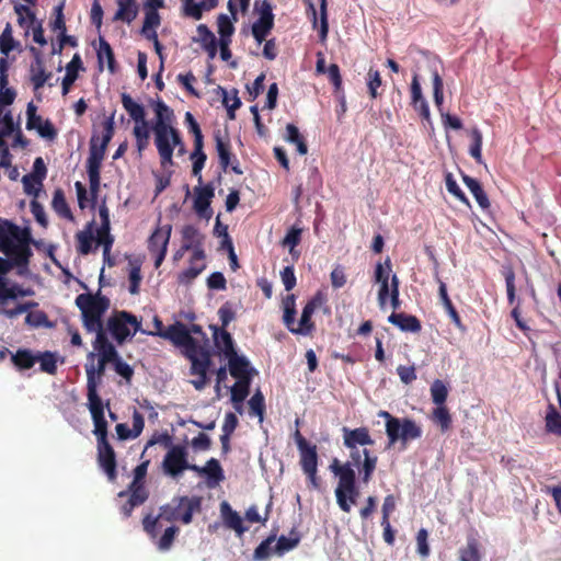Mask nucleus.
<instances>
[{
  "mask_svg": "<svg viewBox=\"0 0 561 561\" xmlns=\"http://www.w3.org/2000/svg\"><path fill=\"white\" fill-rule=\"evenodd\" d=\"M390 272H391V263H390V259L387 257L386 265H382L380 263H377V265H375V274H374L375 282L380 284V286L391 287Z\"/></svg>",
  "mask_w": 561,
  "mask_h": 561,
  "instance_id": "obj_57",
  "label": "nucleus"
},
{
  "mask_svg": "<svg viewBox=\"0 0 561 561\" xmlns=\"http://www.w3.org/2000/svg\"><path fill=\"white\" fill-rule=\"evenodd\" d=\"M37 354L26 348H20L11 355V363L18 370H30L36 364Z\"/></svg>",
  "mask_w": 561,
  "mask_h": 561,
  "instance_id": "obj_39",
  "label": "nucleus"
},
{
  "mask_svg": "<svg viewBox=\"0 0 561 561\" xmlns=\"http://www.w3.org/2000/svg\"><path fill=\"white\" fill-rule=\"evenodd\" d=\"M51 208H54L55 214L59 217L67 220H73V215L71 214L70 207L67 204V199L65 198V194L61 188L55 190L54 198H51Z\"/></svg>",
  "mask_w": 561,
  "mask_h": 561,
  "instance_id": "obj_47",
  "label": "nucleus"
},
{
  "mask_svg": "<svg viewBox=\"0 0 561 561\" xmlns=\"http://www.w3.org/2000/svg\"><path fill=\"white\" fill-rule=\"evenodd\" d=\"M141 466L136 465L133 468V481L127 490H123L117 493V501H119V513L123 517L128 518L133 513V510L139 506L141 503Z\"/></svg>",
  "mask_w": 561,
  "mask_h": 561,
  "instance_id": "obj_9",
  "label": "nucleus"
},
{
  "mask_svg": "<svg viewBox=\"0 0 561 561\" xmlns=\"http://www.w3.org/2000/svg\"><path fill=\"white\" fill-rule=\"evenodd\" d=\"M437 282H439V291H437V295H439L440 305L445 308V311L448 313L449 319H451L453 324H455L458 330L463 331L461 318L459 317V313H457L453 301H450L449 296L447 295L446 284L442 280Z\"/></svg>",
  "mask_w": 561,
  "mask_h": 561,
  "instance_id": "obj_36",
  "label": "nucleus"
},
{
  "mask_svg": "<svg viewBox=\"0 0 561 561\" xmlns=\"http://www.w3.org/2000/svg\"><path fill=\"white\" fill-rule=\"evenodd\" d=\"M228 358V367L229 375L232 378L240 379H251V367H249V362L243 356H239L238 353L225 355Z\"/></svg>",
  "mask_w": 561,
  "mask_h": 561,
  "instance_id": "obj_28",
  "label": "nucleus"
},
{
  "mask_svg": "<svg viewBox=\"0 0 561 561\" xmlns=\"http://www.w3.org/2000/svg\"><path fill=\"white\" fill-rule=\"evenodd\" d=\"M197 34H199L201 47L207 53V57H209V59L215 58V55H217L218 39L215 37L214 33L210 32L206 24H199L197 25Z\"/></svg>",
  "mask_w": 561,
  "mask_h": 561,
  "instance_id": "obj_34",
  "label": "nucleus"
},
{
  "mask_svg": "<svg viewBox=\"0 0 561 561\" xmlns=\"http://www.w3.org/2000/svg\"><path fill=\"white\" fill-rule=\"evenodd\" d=\"M188 133L194 136V150H192V175L197 178V181L202 183L201 172L204 169L207 156L204 150V136L202 135L201 126L198 124H192L187 126Z\"/></svg>",
  "mask_w": 561,
  "mask_h": 561,
  "instance_id": "obj_15",
  "label": "nucleus"
},
{
  "mask_svg": "<svg viewBox=\"0 0 561 561\" xmlns=\"http://www.w3.org/2000/svg\"><path fill=\"white\" fill-rule=\"evenodd\" d=\"M46 178V164H44L43 158H35L33 162V172L24 174L21 182L35 181L36 185H41L43 180Z\"/></svg>",
  "mask_w": 561,
  "mask_h": 561,
  "instance_id": "obj_54",
  "label": "nucleus"
},
{
  "mask_svg": "<svg viewBox=\"0 0 561 561\" xmlns=\"http://www.w3.org/2000/svg\"><path fill=\"white\" fill-rule=\"evenodd\" d=\"M50 77L51 73L44 70L43 59L39 54H36L32 66H30V80H32L33 89L36 91L43 88Z\"/></svg>",
  "mask_w": 561,
  "mask_h": 561,
  "instance_id": "obj_33",
  "label": "nucleus"
},
{
  "mask_svg": "<svg viewBox=\"0 0 561 561\" xmlns=\"http://www.w3.org/2000/svg\"><path fill=\"white\" fill-rule=\"evenodd\" d=\"M37 307V302L35 301H26L18 304L16 307L12 309H5L3 307H0V314L9 318V319H15L20 314L24 312H31L32 309Z\"/></svg>",
  "mask_w": 561,
  "mask_h": 561,
  "instance_id": "obj_63",
  "label": "nucleus"
},
{
  "mask_svg": "<svg viewBox=\"0 0 561 561\" xmlns=\"http://www.w3.org/2000/svg\"><path fill=\"white\" fill-rule=\"evenodd\" d=\"M31 295H33V289L31 288H23L18 283L9 285L7 279L0 280V307H4L10 300Z\"/></svg>",
  "mask_w": 561,
  "mask_h": 561,
  "instance_id": "obj_26",
  "label": "nucleus"
},
{
  "mask_svg": "<svg viewBox=\"0 0 561 561\" xmlns=\"http://www.w3.org/2000/svg\"><path fill=\"white\" fill-rule=\"evenodd\" d=\"M217 33H219V41L230 42L233 34V25L229 16L221 13L217 15Z\"/></svg>",
  "mask_w": 561,
  "mask_h": 561,
  "instance_id": "obj_58",
  "label": "nucleus"
},
{
  "mask_svg": "<svg viewBox=\"0 0 561 561\" xmlns=\"http://www.w3.org/2000/svg\"><path fill=\"white\" fill-rule=\"evenodd\" d=\"M250 383L251 379H238V381L231 387V402L238 413H241V404L249 394Z\"/></svg>",
  "mask_w": 561,
  "mask_h": 561,
  "instance_id": "obj_40",
  "label": "nucleus"
},
{
  "mask_svg": "<svg viewBox=\"0 0 561 561\" xmlns=\"http://www.w3.org/2000/svg\"><path fill=\"white\" fill-rule=\"evenodd\" d=\"M386 435L389 439L387 447H391L397 443L402 445V449L407 447V444L416 440L422 437V428L415 421H404L392 426L386 425Z\"/></svg>",
  "mask_w": 561,
  "mask_h": 561,
  "instance_id": "obj_11",
  "label": "nucleus"
},
{
  "mask_svg": "<svg viewBox=\"0 0 561 561\" xmlns=\"http://www.w3.org/2000/svg\"><path fill=\"white\" fill-rule=\"evenodd\" d=\"M191 471L196 472L202 477H206L207 485L209 486H215L224 481L222 468L220 467V463H218L216 458H210L203 467L192 466Z\"/></svg>",
  "mask_w": 561,
  "mask_h": 561,
  "instance_id": "obj_23",
  "label": "nucleus"
},
{
  "mask_svg": "<svg viewBox=\"0 0 561 561\" xmlns=\"http://www.w3.org/2000/svg\"><path fill=\"white\" fill-rule=\"evenodd\" d=\"M321 301L322 297H320V294L312 297L311 300L307 301V304L304 305L302 314H300L299 323H294L291 328H287L288 332L293 334H299L302 336H309L310 334H312L313 330L316 329V325H313L312 322V314L313 312H316V309L319 307Z\"/></svg>",
  "mask_w": 561,
  "mask_h": 561,
  "instance_id": "obj_16",
  "label": "nucleus"
},
{
  "mask_svg": "<svg viewBox=\"0 0 561 561\" xmlns=\"http://www.w3.org/2000/svg\"><path fill=\"white\" fill-rule=\"evenodd\" d=\"M205 259H193L188 260V267L176 275V282L181 285L191 284L202 272L205 271Z\"/></svg>",
  "mask_w": 561,
  "mask_h": 561,
  "instance_id": "obj_32",
  "label": "nucleus"
},
{
  "mask_svg": "<svg viewBox=\"0 0 561 561\" xmlns=\"http://www.w3.org/2000/svg\"><path fill=\"white\" fill-rule=\"evenodd\" d=\"M214 141H216V152L217 158H219V165H221V169L226 171L228 168H231L232 173L241 175L242 170L239 168L238 160H231L232 154L230 153L229 137L222 136L220 130H217L214 133Z\"/></svg>",
  "mask_w": 561,
  "mask_h": 561,
  "instance_id": "obj_17",
  "label": "nucleus"
},
{
  "mask_svg": "<svg viewBox=\"0 0 561 561\" xmlns=\"http://www.w3.org/2000/svg\"><path fill=\"white\" fill-rule=\"evenodd\" d=\"M91 417L92 423H94L92 434H94L95 442H98L99 468L106 473L107 480L114 482L115 477H117V472L115 471V468L117 467V462H115V453L107 439V421L104 417V412L100 410L99 404L95 401H92Z\"/></svg>",
  "mask_w": 561,
  "mask_h": 561,
  "instance_id": "obj_5",
  "label": "nucleus"
},
{
  "mask_svg": "<svg viewBox=\"0 0 561 561\" xmlns=\"http://www.w3.org/2000/svg\"><path fill=\"white\" fill-rule=\"evenodd\" d=\"M141 433V415L137 410L133 412V427L127 424L116 425V435L119 440L134 439Z\"/></svg>",
  "mask_w": 561,
  "mask_h": 561,
  "instance_id": "obj_37",
  "label": "nucleus"
},
{
  "mask_svg": "<svg viewBox=\"0 0 561 561\" xmlns=\"http://www.w3.org/2000/svg\"><path fill=\"white\" fill-rule=\"evenodd\" d=\"M114 135V114L104 118L101 123V135L95 131L91 137L88 157V176L89 190H91L92 199H95L100 185V167L104 161L105 149Z\"/></svg>",
  "mask_w": 561,
  "mask_h": 561,
  "instance_id": "obj_4",
  "label": "nucleus"
},
{
  "mask_svg": "<svg viewBox=\"0 0 561 561\" xmlns=\"http://www.w3.org/2000/svg\"><path fill=\"white\" fill-rule=\"evenodd\" d=\"M99 219H101V227L98 228V245H103L104 260L108 261V253L114 243V238L110 232L111 220H108V209L104 203L99 205Z\"/></svg>",
  "mask_w": 561,
  "mask_h": 561,
  "instance_id": "obj_20",
  "label": "nucleus"
},
{
  "mask_svg": "<svg viewBox=\"0 0 561 561\" xmlns=\"http://www.w3.org/2000/svg\"><path fill=\"white\" fill-rule=\"evenodd\" d=\"M108 363L114 364V360L99 359L98 367H94L93 364L85 366V375H88V409L92 407V402L95 400L99 409L104 412V403H102V399L96 393V387H99L100 378L104 375L105 365Z\"/></svg>",
  "mask_w": 561,
  "mask_h": 561,
  "instance_id": "obj_13",
  "label": "nucleus"
},
{
  "mask_svg": "<svg viewBox=\"0 0 561 561\" xmlns=\"http://www.w3.org/2000/svg\"><path fill=\"white\" fill-rule=\"evenodd\" d=\"M389 322L392 325H396L402 332H412L419 333L422 330V325L415 316L407 314V313H392L389 316Z\"/></svg>",
  "mask_w": 561,
  "mask_h": 561,
  "instance_id": "obj_29",
  "label": "nucleus"
},
{
  "mask_svg": "<svg viewBox=\"0 0 561 561\" xmlns=\"http://www.w3.org/2000/svg\"><path fill=\"white\" fill-rule=\"evenodd\" d=\"M81 69V59L78 54L73 55L66 66V76L61 79V95L68 94L71 85L77 81L78 70Z\"/></svg>",
  "mask_w": 561,
  "mask_h": 561,
  "instance_id": "obj_38",
  "label": "nucleus"
},
{
  "mask_svg": "<svg viewBox=\"0 0 561 561\" xmlns=\"http://www.w3.org/2000/svg\"><path fill=\"white\" fill-rule=\"evenodd\" d=\"M336 503L340 506L341 512L347 514L351 512V506L356 504L357 497H359V490L356 486V480L337 482L336 490Z\"/></svg>",
  "mask_w": 561,
  "mask_h": 561,
  "instance_id": "obj_18",
  "label": "nucleus"
},
{
  "mask_svg": "<svg viewBox=\"0 0 561 561\" xmlns=\"http://www.w3.org/2000/svg\"><path fill=\"white\" fill-rule=\"evenodd\" d=\"M77 252L88 255L92 252V243L96 242V236L92 234V222H89L88 229L77 232Z\"/></svg>",
  "mask_w": 561,
  "mask_h": 561,
  "instance_id": "obj_44",
  "label": "nucleus"
},
{
  "mask_svg": "<svg viewBox=\"0 0 561 561\" xmlns=\"http://www.w3.org/2000/svg\"><path fill=\"white\" fill-rule=\"evenodd\" d=\"M202 242H204V237L194 226L187 225L182 229V250H192L194 260H205V251L202 248Z\"/></svg>",
  "mask_w": 561,
  "mask_h": 561,
  "instance_id": "obj_19",
  "label": "nucleus"
},
{
  "mask_svg": "<svg viewBox=\"0 0 561 561\" xmlns=\"http://www.w3.org/2000/svg\"><path fill=\"white\" fill-rule=\"evenodd\" d=\"M545 427L549 434L561 437V414L552 403H549L548 410H546Z\"/></svg>",
  "mask_w": 561,
  "mask_h": 561,
  "instance_id": "obj_45",
  "label": "nucleus"
},
{
  "mask_svg": "<svg viewBox=\"0 0 561 561\" xmlns=\"http://www.w3.org/2000/svg\"><path fill=\"white\" fill-rule=\"evenodd\" d=\"M214 197V188L210 185L195 188L194 210L202 218L209 219L211 215L210 199Z\"/></svg>",
  "mask_w": 561,
  "mask_h": 561,
  "instance_id": "obj_24",
  "label": "nucleus"
},
{
  "mask_svg": "<svg viewBox=\"0 0 561 561\" xmlns=\"http://www.w3.org/2000/svg\"><path fill=\"white\" fill-rule=\"evenodd\" d=\"M461 180L462 183L467 185L468 190H470V193L473 195L474 201H477L478 206L483 210L490 209V201L478 180L467 174H461Z\"/></svg>",
  "mask_w": 561,
  "mask_h": 561,
  "instance_id": "obj_31",
  "label": "nucleus"
},
{
  "mask_svg": "<svg viewBox=\"0 0 561 561\" xmlns=\"http://www.w3.org/2000/svg\"><path fill=\"white\" fill-rule=\"evenodd\" d=\"M34 243L31 231L28 232H0V282L5 280L9 272L16 270L18 276H25L30 268Z\"/></svg>",
  "mask_w": 561,
  "mask_h": 561,
  "instance_id": "obj_2",
  "label": "nucleus"
},
{
  "mask_svg": "<svg viewBox=\"0 0 561 561\" xmlns=\"http://www.w3.org/2000/svg\"><path fill=\"white\" fill-rule=\"evenodd\" d=\"M165 519L162 518H154L152 520L149 519L147 516L146 518H142V529L147 531L148 536H150L151 540H154L158 538V536H161L163 534V530L167 528L163 523H165Z\"/></svg>",
  "mask_w": 561,
  "mask_h": 561,
  "instance_id": "obj_55",
  "label": "nucleus"
},
{
  "mask_svg": "<svg viewBox=\"0 0 561 561\" xmlns=\"http://www.w3.org/2000/svg\"><path fill=\"white\" fill-rule=\"evenodd\" d=\"M107 330H110L114 341L122 344L139 330V321L128 312L117 311L107 320Z\"/></svg>",
  "mask_w": 561,
  "mask_h": 561,
  "instance_id": "obj_10",
  "label": "nucleus"
},
{
  "mask_svg": "<svg viewBox=\"0 0 561 561\" xmlns=\"http://www.w3.org/2000/svg\"><path fill=\"white\" fill-rule=\"evenodd\" d=\"M121 104H123V107H125V111L128 112L129 117H131L133 122H135V126H133V135H135L136 149H140L141 124H139V119H141V105L133 100V98L127 93L121 94Z\"/></svg>",
  "mask_w": 561,
  "mask_h": 561,
  "instance_id": "obj_22",
  "label": "nucleus"
},
{
  "mask_svg": "<svg viewBox=\"0 0 561 561\" xmlns=\"http://www.w3.org/2000/svg\"><path fill=\"white\" fill-rule=\"evenodd\" d=\"M171 227L165 225L151 233L148 239V252L153 257L154 268H158L167 255V245L170 240Z\"/></svg>",
  "mask_w": 561,
  "mask_h": 561,
  "instance_id": "obj_14",
  "label": "nucleus"
},
{
  "mask_svg": "<svg viewBox=\"0 0 561 561\" xmlns=\"http://www.w3.org/2000/svg\"><path fill=\"white\" fill-rule=\"evenodd\" d=\"M480 559L478 540L473 537L468 538L467 546L460 549V561H479Z\"/></svg>",
  "mask_w": 561,
  "mask_h": 561,
  "instance_id": "obj_62",
  "label": "nucleus"
},
{
  "mask_svg": "<svg viewBox=\"0 0 561 561\" xmlns=\"http://www.w3.org/2000/svg\"><path fill=\"white\" fill-rule=\"evenodd\" d=\"M104 61L107 62V69H110L111 73H114V53L112 51L111 45L104 39V37H99V68L102 69Z\"/></svg>",
  "mask_w": 561,
  "mask_h": 561,
  "instance_id": "obj_51",
  "label": "nucleus"
},
{
  "mask_svg": "<svg viewBox=\"0 0 561 561\" xmlns=\"http://www.w3.org/2000/svg\"><path fill=\"white\" fill-rule=\"evenodd\" d=\"M163 472L171 478H176L184 470H192L195 465H190L186 460V449L181 445L170 446L169 451L163 458Z\"/></svg>",
  "mask_w": 561,
  "mask_h": 561,
  "instance_id": "obj_12",
  "label": "nucleus"
},
{
  "mask_svg": "<svg viewBox=\"0 0 561 561\" xmlns=\"http://www.w3.org/2000/svg\"><path fill=\"white\" fill-rule=\"evenodd\" d=\"M298 543H300V534L295 528H291L290 533H288V537H278L277 545H275V552L282 556L284 552L296 548Z\"/></svg>",
  "mask_w": 561,
  "mask_h": 561,
  "instance_id": "obj_52",
  "label": "nucleus"
},
{
  "mask_svg": "<svg viewBox=\"0 0 561 561\" xmlns=\"http://www.w3.org/2000/svg\"><path fill=\"white\" fill-rule=\"evenodd\" d=\"M431 399L435 405L444 407L447 399V387L440 379L434 380L431 385Z\"/></svg>",
  "mask_w": 561,
  "mask_h": 561,
  "instance_id": "obj_59",
  "label": "nucleus"
},
{
  "mask_svg": "<svg viewBox=\"0 0 561 561\" xmlns=\"http://www.w3.org/2000/svg\"><path fill=\"white\" fill-rule=\"evenodd\" d=\"M214 330V344L219 351L225 355L236 354V350H233L232 337L226 329H218L217 327H213Z\"/></svg>",
  "mask_w": 561,
  "mask_h": 561,
  "instance_id": "obj_43",
  "label": "nucleus"
},
{
  "mask_svg": "<svg viewBox=\"0 0 561 561\" xmlns=\"http://www.w3.org/2000/svg\"><path fill=\"white\" fill-rule=\"evenodd\" d=\"M182 11H184V16L198 21L202 19L205 8L204 4L197 3L195 0H182Z\"/></svg>",
  "mask_w": 561,
  "mask_h": 561,
  "instance_id": "obj_64",
  "label": "nucleus"
},
{
  "mask_svg": "<svg viewBox=\"0 0 561 561\" xmlns=\"http://www.w3.org/2000/svg\"><path fill=\"white\" fill-rule=\"evenodd\" d=\"M92 332H95L94 350L99 352V360H121L114 345L108 342L104 329L94 330Z\"/></svg>",
  "mask_w": 561,
  "mask_h": 561,
  "instance_id": "obj_27",
  "label": "nucleus"
},
{
  "mask_svg": "<svg viewBox=\"0 0 561 561\" xmlns=\"http://www.w3.org/2000/svg\"><path fill=\"white\" fill-rule=\"evenodd\" d=\"M158 336L184 351V356L191 360V375L199 377L192 380V385H194L195 390L204 389L207 385V370L210 367L208 340L199 342L190 334L188 329L181 322H175L167 329L158 331Z\"/></svg>",
  "mask_w": 561,
  "mask_h": 561,
  "instance_id": "obj_1",
  "label": "nucleus"
},
{
  "mask_svg": "<svg viewBox=\"0 0 561 561\" xmlns=\"http://www.w3.org/2000/svg\"><path fill=\"white\" fill-rule=\"evenodd\" d=\"M178 534V527L175 526H167L165 530H163L162 535H158L157 539L153 541L154 546H157L158 550L167 551L170 549L173 543V539Z\"/></svg>",
  "mask_w": 561,
  "mask_h": 561,
  "instance_id": "obj_56",
  "label": "nucleus"
},
{
  "mask_svg": "<svg viewBox=\"0 0 561 561\" xmlns=\"http://www.w3.org/2000/svg\"><path fill=\"white\" fill-rule=\"evenodd\" d=\"M163 7V0L145 1V19H142L141 32L148 34L154 32L159 25L158 9Z\"/></svg>",
  "mask_w": 561,
  "mask_h": 561,
  "instance_id": "obj_25",
  "label": "nucleus"
},
{
  "mask_svg": "<svg viewBox=\"0 0 561 561\" xmlns=\"http://www.w3.org/2000/svg\"><path fill=\"white\" fill-rule=\"evenodd\" d=\"M202 510L201 496H176L170 503L162 506V512L157 519H164L167 523L181 522L184 525L192 523V515Z\"/></svg>",
  "mask_w": 561,
  "mask_h": 561,
  "instance_id": "obj_6",
  "label": "nucleus"
},
{
  "mask_svg": "<svg viewBox=\"0 0 561 561\" xmlns=\"http://www.w3.org/2000/svg\"><path fill=\"white\" fill-rule=\"evenodd\" d=\"M329 470L337 477V482L356 481V472L350 462L341 463L336 458L329 465Z\"/></svg>",
  "mask_w": 561,
  "mask_h": 561,
  "instance_id": "obj_42",
  "label": "nucleus"
},
{
  "mask_svg": "<svg viewBox=\"0 0 561 561\" xmlns=\"http://www.w3.org/2000/svg\"><path fill=\"white\" fill-rule=\"evenodd\" d=\"M36 363L39 364V370L49 375H55L56 369L58 368L56 367L55 355L49 351L38 353V359H36Z\"/></svg>",
  "mask_w": 561,
  "mask_h": 561,
  "instance_id": "obj_60",
  "label": "nucleus"
},
{
  "mask_svg": "<svg viewBox=\"0 0 561 561\" xmlns=\"http://www.w3.org/2000/svg\"><path fill=\"white\" fill-rule=\"evenodd\" d=\"M285 141L288 144H293L297 147V153L305 156L307 154V144L304 140V136H301L297 126L294 124H287L285 126Z\"/></svg>",
  "mask_w": 561,
  "mask_h": 561,
  "instance_id": "obj_49",
  "label": "nucleus"
},
{
  "mask_svg": "<svg viewBox=\"0 0 561 561\" xmlns=\"http://www.w3.org/2000/svg\"><path fill=\"white\" fill-rule=\"evenodd\" d=\"M431 420H433L434 424L439 426L440 432L443 433L449 431L450 424L453 423L449 410H447L446 405H437V408L433 410V415H431Z\"/></svg>",
  "mask_w": 561,
  "mask_h": 561,
  "instance_id": "obj_53",
  "label": "nucleus"
},
{
  "mask_svg": "<svg viewBox=\"0 0 561 561\" xmlns=\"http://www.w3.org/2000/svg\"><path fill=\"white\" fill-rule=\"evenodd\" d=\"M294 440H296L297 449H299V463L307 480L311 483L312 488L319 489V478L317 477V446L310 444L297 430L294 433Z\"/></svg>",
  "mask_w": 561,
  "mask_h": 561,
  "instance_id": "obj_8",
  "label": "nucleus"
},
{
  "mask_svg": "<svg viewBox=\"0 0 561 561\" xmlns=\"http://www.w3.org/2000/svg\"><path fill=\"white\" fill-rule=\"evenodd\" d=\"M221 517L228 529L237 533L238 536H242L244 534L245 528L242 525L241 516H239V514L233 511L226 501L221 502Z\"/></svg>",
  "mask_w": 561,
  "mask_h": 561,
  "instance_id": "obj_30",
  "label": "nucleus"
},
{
  "mask_svg": "<svg viewBox=\"0 0 561 561\" xmlns=\"http://www.w3.org/2000/svg\"><path fill=\"white\" fill-rule=\"evenodd\" d=\"M343 445L346 449H357V447H366L375 444V440L369 435V430L362 426L357 428L343 427Z\"/></svg>",
  "mask_w": 561,
  "mask_h": 561,
  "instance_id": "obj_21",
  "label": "nucleus"
},
{
  "mask_svg": "<svg viewBox=\"0 0 561 561\" xmlns=\"http://www.w3.org/2000/svg\"><path fill=\"white\" fill-rule=\"evenodd\" d=\"M275 19H259L251 25V35L261 45L275 25Z\"/></svg>",
  "mask_w": 561,
  "mask_h": 561,
  "instance_id": "obj_46",
  "label": "nucleus"
},
{
  "mask_svg": "<svg viewBox=\"0 0 561 561\" xmlns=\"http://www.w3.org/2000/svg\"><path fill=\"white\" fill-rule=\"evenodd\" d=\"M76 306L82 312L83 328L88 332L102 330V314L107 310L108 300L105 297L90 294L77 295Z\"/></svg>",
  "mask_w": 561,
  "mask_h": 561,
  "instance_id": "obj_7",
  "label": "nucleus"
},
{
  "mask_svg": "<svg viewBox=\"0 0 561 561\" xmlns=\"http://www.w3.org/2000/svg\"><path fill=\"white\" fill-rule=\"evenodd\" d=\"M154 111V146L158 149V156L162 165L171 164L173 148L181 144L180 134L171 126L173 112L161 100L153 102Z\"/></svg>",
  "mask_w": 561,
  "mask_h": 561,
  "instance_id": "obj_3",
  "label": "nucleus"
},
{
  "mask_svg": "<svg viewBox=\"0 0 561 561\" xmlns=\"http://www.w3.org/2000/svg\"><path fill=\"white\" fill-rule=\"evenodd\" d=\"M116 2L117 11L114 14V19L125 23H130L136 19L137 7L135 0H116Z\"/></svg>",
  "mask_w": 561,
  "mask_h": 561,
  "instance_id": "obj_41",
  "label": "nucleus"
},
{
  "mask_svg": "<svg viewBox=\"0 0 561 561\" xmlns=\"http://www.w3.org/2000/svg\"><path fill=\"white\" fill-rule=\"evenodd\" d=\"M7 69L9 65L5 58L0 59V105H11L14 103L15 92L12 88H8L9 79L7 78Z\"/></svg>",
  "mask_w": 561,
  "mask_h": 561,
  "instance_id": "obj_35",
  "label": "nucleus"
},
{
  "mask_svg": "<svg viewBox=\"0 0 561 561\" xmlns=\"http://www.w3.org/2000/svg\"><path fill=\"white\" fill-rule=\"evenodd\" d=\"M378 458L370 454L369 450L363 449V462H359V472H362L363 483H369L371 481L373 473L376 469Z\"/></svg>",
  "mask_w": 561,
  "mask_h": 561,
  "instance_id": "obj_48",
  "label": "nucleus"
},
{
  "mask_svg": "<svg viewBox=\"0 0 561 561\" xmlns=\"http://www.w3.org/2000/svg\"><path fill=\"white\" fill-rule=\"evenodd\" d=\"M502 276H504L505 288H507V301L508 304L514 305L516 302L515 272L513 271L512 266H504V268H502Z\"/></svg>",
  "mask_w": 561,
  "mask_h": 561,
  "instance_id": "obj_61",
  "label": "nucleus"
},
{
  "mask_svg": "<svg viewBox=\"0 0 561 561\" xmlns=\"http://www.w3.org/2000/svg\"><path fill=\"white\" fill-rule=\"evenodd\" d=\"M301 241V228L297 225L290 227L285 233L284 239H282V247L288 249V253H290L291 257H297L298 253L295 251V247L300 244Z\"/></svg>",
  "mask_w": 561,
  "mask_h": 561,
  "instance_id": "obj_50",
  "label": "nucleus"
}]
</instances>
